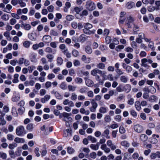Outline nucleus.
Segmentation results:
<instances>
[{"label":"nucleus","mask_w":160,"mask_h":160,"mask_svg":"<svg viewBox=\"0 0 160 160\" xmlns=\"http://www.w3.org/2000/svg\"><path fill=\"white\" fill-rule=\"evenodd\" d=\"M54 7L52 5H51L47 8V9L49 12H53Z\"/></svg>","instance_id":"59"},{"label":"nucleus","mask_w":160,"mask_h":160,"mask_svg":"<svg viewBox=\"0 0 160 160\" xmlns=\"http://www.w3.org/2000/svg\"><path fill=\"white\" fill-rule=\"evenodd\" d=\"M131 89V85L128 84L125 85L123 88V91L127 93L129 92Z\"/></svg>","instance_id":"14"},{"label":"nucleus","mask_w":160,"mask_h":160,"mask_svg":"<svg viewBox=\"0 0 160 160\" xmlns=\"http://www.w3.org/2000/svg\"><path fill=\"white\" fill-rule=\"evenodd\" d=\"M90 157L93 159L97 157V154L95 152H92L90 154Z\"/></svg>","instance_id":"55"},{"label":"nucleus","mask_w":160,"mask_h":160,"mask_svg":"<svg viewBox=\"0 0 160 160\" xmlns=\"http://www.w3.org/2000/svg\"><path fill=\"white\" fill-rule=\"evenodd\" d=\"M88 88L86 87H82L79 90V92L81 93H85L87 92Z\"/></svg>","instance_id":"25"},{"label":"nucleus","mask_w":160,"mask_h":160,"mask_svg":"<svg viewBox=\"0 0 160 160\" xmlns=\"http://www.w3.org/2000/svg\"><path fill=\"white\" fill-rule=\"evenodd\" d=\"M46 57L49 59L48 61L50 62H52L54 58L53 55L50 54H47L46 55Z\"/></svg>","instance_id":"41"},{"label":"nucleus","mask_w":160,"mask_h":160,"mask_svg":"<svg viewBox=\"0 0 160 160\" xmlns=\"http://www.w3.org/2000/svg\"><path fill=\"white\" fill-rule=\"evenodd\" d=\"M52 40L51 37L49 35H45L42 38L43 41L45 43H49Z\"/></svg>","instance_id":"9"},{"label":"nucleus","mask_w":160,"mask_h":160,"mask_svg":"<svg viewBox=\"0 0 160 160\" xmlns=\"http://www.w3.org/2000/svg\"><path fill=\"white\" fill-rule=\"evenodd\" d=\"M20 97L18 96H15L12 98V100L13 102H17L20 99Z\"/></svg>","instance_id":"38"},{"label":"nucleus","mask_w":160,"mask_h":160,"mask_svg":"<svg viewBox=\"0 0 160 160\" xmlns=\"http://www.w3.org/2000/svg\"><path fill=\"white\" fill-rule=\"evenodd\" d=\"M28 37L31 40L34 41L36 40V38L34 37L33 34L32 33L28 34Z\"/></svg>","instance_id":"39"},{"label":"nucleus","mask_w":160,"mask_h":160,"mask_svg":"<svg viewBox=\"0 0 160 160\" xmlns=\"http://www.w3.org/2000/svg\"><path fill=\"white\" fill-rule=\"evenodd\" d=\"M46 93V91L44 89H41L40 91V95L42 96L45 94Z\"/></svg>","instance_id":"60"},{"label":"nucleus","mask_w":160,"mask_h":160,"mask_svg":"<svg viewBox=\"0 0 160 160\" xmlns=\"http://www.w3.org/2000/svg\"><path fill=\"white\" fill-rule=\"evenodd\" d=\"M101 149L104 151L106 153H108L110 152L111 150L110 148L108 147L105 144H102L100 147Z\"/></svg>","instance_id":"8"},{"label":"nucleus","mask_w":160,"mask_h":160,"mask_svg":"<svg viewBox=\"0 0 160 160\" xmlns=\"http://www.w3.org/2000/svg\"><path fill=\"white\" fill-rule=\"evenodd\" d=\"M25 132V129L22 126H19L16 129V133L18 136H22Z\"/></svg>","instance_id":"3"},{"label":"nucleus","mask_w":160,"mask_h":160,"mask_svg":"<svg viewBox=\"0 0 160 160\" xmlns=\"http://www.w3.org/2000/svg\"><path fill=\"white\" fill-rule=\"evenodd\" d=\"M54 94L56 97L58 99H61L62 98L61 95L58 92H55Z\"/></svg>","instance_id":"61"},{"label":"nucleus","mask_w":160,"mask_h":160,"mask_svg":"<svg viewBox=\"0 0 160 160\" xmlns=\"http://www.w3.org/2000/svg\"><path fill=\"white\" fill-rule=\"evenodd\" d=\"M120 80L122 82L126 83L128 81V79L125 76L123 75L120 77Z\"/></svg>","instance_id":"31"},{"label":"nucleus","mask_w":160,"mask_h":160,"mask_svg":"<svg viewBox=\"0 0 160 160\" xmlns=\"http://www.w3.org/2000/svg\"><path fill=\"white\" fill-rule=\"evenodd\" d=\"M105 67V65L104 64L102 63H99L97 65V67L98 68L101 69H103Z\"/></svg>","instance_id":"29"},{"label":"nucleus","mask_w":160,"mask_h":160,"mask_svg":"<svg viewBox=\"0 0 160 160\" xmlns=\"http://www.w3.org/2000/svg\"><path fill=\"white\" fill-rule=\"evenodd\" d=\"M35 68L34 66L32 65V66H29L28 68V70L30 73H31L34 69Z\"/></svg>","instance_id":"56"},{"label":"nucleus","mask_w":160,"mask_h":160,"mask_svg":"<svg viewBox=\"0 0 160 160\" xmlns=\"http://www.w3.org/2000/svg\"><path fill=\"white\" fill-rule=\"evenodd\" d=\"M33 128V125L32 123H29L27 125L26 127L27 129L29 131H32Z\"/></svg>","instance_id":"35"},{"label":"nucleus","mask_w":160,"mask_h":160,"mask_svg":"<svg viewBox=\"0 0 160 160\" xmlns=\"http://www.w3.org/2000/svg\"><path fill=\"white\" fill-rule=\"evenodd\" d=\"M92 106L90 108V110L92 112H94L96 111V109L98 107L97 103L94 101V100L92 99L91 101Z\"/></svg>","instance_id":"5"},{"label":"nucleus","mask_w":160,"mask_h":160,"mask_svg":"<svg viewBox=\"0 0 160 160\" xmlns=\"http://www.w3.org/2000/svg\"><path fill=\"white\" fill-rule=\"evenodd\" d=\"M72 54L75 57H77L79 56V53L78 51L76 49H74L72 51Z\"/></svg>","instance_id":"42"},{"label":"nucleus","mask_w":160,"mask_h":160,"mask_svg":"<svg viewBox=\"0 0 160 160\" xmlns=\"http://www.w3.org/2000/svg\"><path fill=\"white\" fill-rule=\"evenodd\" d=\"M14 141L17 143H24L25 142V140L24 139L18 137L15 138Z\"/></svg>","instance_id":"19"},{"label":"nucleus","mask_w":160,"mask_h":160,"mask_svg":"<svg viewBox=\"0 0 160 160\" xmlns=\"http://www.w3.org/2000/svg\"><path fill=\"white\" fill-rule=\"evenodd\" d=\"M88 140L91 141L92 143L96 142H97V139L92 136H88Z\"/></svg>","instance_id":"36"},{"label":"nucleus","mask_w":160,"mask_h":160,"mask_svg":"<svg viewBox=\"0 0 160 160\" xmlns=\"http://www.w3.org/2000/svg\"><path fill=\"white\" fill-rule=\"evenodd\" d=\"M45 51L46 52L48 53H52V49L51 48L48 47L45 49Z\"/></svg>","instance_id":"63"},{"label":"nucleus","mask_w":160,"mask_h":160,"mask_svg":"<svg viewBox=\"0 0 160 160\" xmlns=\"http://www.w3.org/2000/svg\"><path fill=\"white\" fill-rule=\"evenodd\" d=\"M82 60L86 63H89L90 62V59L89 58H87L85 55H83L81 57Z\"/></svg>","instance_id":"15"},{"label":"nucleus","mask_w":160,"mask_h":160,"mask_svg":"<svg viewBox=\"0 0 160 160\" xmlns=\"http://www.w3.org/2000/svg\"><path fill=\"white\" fill-rule=\"evenodd\" d=\"M134 5V3L132 2H128L126 4L127 8L128 9L132 8Z\"/></svg>","instance_id":"43"},{"label":"nucleus","mask_w":160,"mask_h":160,"mask_svg":"<svg viewBox=\"0 0 160 160\" xmlns=\"http://www.w3.org/2000/svg\"><path fill=\"white\" fill-rule=\"evenodd\" d=\"M31 44V42L28 41H26L23 43V46L26 48H28Z\"/></svg>","instance_id":"27"},{"label":"nucleus","mask_w":160,"mask_h":160,"mask_svg":"<svg viewBox=\"0 0 160 160\" xmlns=\"http://www.w3.org/2000/svg\"><path fill=\"white\" fill-rule=\"evenodd\" d=\"M98 73L101 74L102 73V71L98 68H95L91 71V74L93 76H96Z\"/></svg>","instance_id":"13"},{"label":"nucleus","mask_w":160,"mask_h":160,"mask_svg":"<svg viewBox=\"0 0 160 160\" xmlns=\"http://www.w3.org/2000/svg\"><path fill=\"white\" fill-rule=\"evenodd\" d=\"M85 7L88 10L92 11L95 9L96 5L93 2L89 0L86 2Z\"/></svg>","instance_id":"2"},{"label":"nucleus","mask_w":160,"mask_h":160,"mask_svg":"<svg viewBox=\"0 0 160 160\" xmlns=\"http://www.w3.org/2000/svg\"><path fill=\"white\" fill-rule=\"evenodd\" d=\"M154 42L152 41L149 42L148 44V47L152 50H155V47L154 46Z\"/></svg>","instance_id":"44"},{"label":"nucleus","mask_w":160,"mask_h":160,"mask_svg":"<svg viewBox=\"0 0 160 160\" xmlns=\"http://www.w3.org/2000/svg\"><path fill=\"white\" fill-rule=\"evenodd\" d=\"M68 88L69 91L74 92L76 90V87L69 85L68 86Z\"/></svg>","instance_id":"30"},{"label":"nucleus","mask_w":160,"mask_h":160,"mask_svg":"<svg viewBox=\"0 0 160 160\" xmlns=\"http://www.w3.org/2000/svg\"><path fill=\"white\" fill-rule=\"evenodd\" d=\"M99 112L101 113H107L108 111L107 108L105 106L101 107L99 109Z\"/></svg>","instance_id":"16"},{"label":"nucleus","mask_w":160,"mask_h":160,"mask_svg":"<svg viewBox=\"0 0 160 160\" xmlns=\"http://www.w3.org/2000/svg\"><path fill=\"white\" fill-rule=\"evenodd\" d=\"M141 104L140 102L139 101H137L135 102V106L137 110L138 111H140L141 109Z\"/></svg>","instance_id":"20"},{"label":"nucleus","mask_w":160,"mask_h":160,"mask_svg":"<svg viewBox=\"0 0 160 160\" xmlns=\"http://www.w3.org/2000/svg\"><path fill=\"white\" fill-rule=\"evenodd\" d=\"M133 128L134 130L138 133H141L143 130V127L139 124L135 125Z\"/></svg>","instance_id":"6"},{"label":"nucleus","mask_w":160,"mask_h":160,"mask_svg":"<svg viewBox=\"0 0 160 160\" xmlns=\"http://www.w3.org/2000/svg\"><path fill=\"white\" fill-rule=\"evenodd\" d=\"M57 64L59 65H61L63 63V60L61 57H58L57 58Z\"/></svg>","instance_id":"37"},{"label":"nucleus","mask_w":160,"mask_h":160,"mask_svg":"<svg viewBox=\"0 0 160 160\" xmlns=\"http://www.w3.org/2000/svg\"><path fill=\"white\" fill-rule=\"evenodd\" d=\"M62 115L64 117V118L63 119V120L65 121H66V120L65 119V118L69 120H72V118L69 117V113L66 112H64L62 113Z\"/></svg>","instance_id":"17"},{"label":"nucleus","mask_w":160,"mask_h":160,"mask_svg":"<svg viewBox=\"0 0 160 160\" xmlns=\"http://www.w3.org/2000/svg\"><path fill=\"white\" fill-rule=\"evenodd\" d=\"M122 146L125 147H128L130 146V144L127 141H123L121 142V143Z\"/></svg>","instance_id":"33"},{"label":"nucleus","mask_w":160,"mask_h":160,"mask_svg":"<svg viewBox=\"0 0 160 160\" xmlns=\"http://www.w3.org/2000/svg\"><path fill=\"white\" fill-rule=\"evenodd\" d=\"M63 104L66 105H68L69 107H72L74 106V104L73 102L72 101H70L68 99H66L63 102Z\"/></svg>","instance_id":"7"},{"label":"nucleus","mask_w":160,"mask_h":160,"mask_svg":"<svg viewBox=\"0 0 160 160\" xmlns=\"http://www.w3.org/2000/svg\"><path fill=\"white\" fill-rule=\"evenodd\" d=\"M87 95L89 98H92L94 96V94L92 91H89L87 92Z\"/></svg>","instance_id":"57"},{"label":"nucleus","mask_w":160,"mask_h":160,"mask_svg":"<svg viewBox=\"0 0 160 160\" xmlns=\"http://www.w3.org/2000/svg\"><path fill=\"white\" fill-rule=\"evenodd\" d=\"M141 66L145 68L148 67V65L146 63L148 62V60L146 58H143L141 60Z\"/></svg>","instance_id":"21"},{"label":"nucleus","mask_w":160,"mask_h":160,"mask_svg":"<svg viewBox=\"0 0 160 160\" xmlns=\"http://www.w3.org/2000/svg\"><path fill=\"white\" fill-rule=\"evenodd\" d=\"M12 113L14 116H17L18 113L17 112L16 109L15 107H13L12 108Z\"/></svg>","instance_id":"40"},{"label":"nucleus","mask_w":160,"mask_h":160,"mask_svg":"<svg viewBox=\"0 0 160 160\" xmlns=\"http://www.w3.org/2000/svg\"><path fill=\"white\" fill-rule=\"evenodd\" d=\"M85 50L86 52L88 54H91L92 52V50L90 46H87L85 48Z\"/></svg>","instance_id":"22"},{"label":"nucleus","mask_w":160,"mask_h":160,"mask_svg":"<svg viewBox=\"0 0 160 160\" xmlns=\"http://www.w3.org/2000/svg\"><path fill=\"white\" fill-rule=\"evenodd\" d=\"M77 98V95L75 93L73 92L72 93L71 99L72 100H75Z\"/></svg>","instance_id":"49"},{"label":"nucleus","mask_w":160,"mask_h":160,"mask_svg":"<svg viewBox=\"0 0 160 160\" xmlns=\"http://www.w3.org/2000/svg\"><path fill=\"white\" fill-rule=\"evenodd\" d=\"M50 98V95L48 94L46 95L43 98H41V102L42 103H45L46 102L48 101Z\"/></svg>","instance_id":"10"},{"label":"nucleus","mask_w":160,"mask_h":160,"mask_svg":"<svg viewBox=\"0 0 160 160\" xmlns=\"http://www.w3.org/2000/svg\"><path fill=\"white\" fill-rule=\"evenodd\" d=\"M16 22V20L14 18H12L10 20V24L12 25H14Z\"/></svg>","instance_id":"64"},{"label":"nucleus","mask_w":160,"mask_h":160,"mask_svg":"<svg viewBox=\"0 0 160 160\" xmlns=\"http://www.w3.org/2000/svg\"><path fill=\"white\" fill-rule=\"evenodd\" d=\"M88 14V12L86 10H83L80 14L81 16H87Z\"/></svg>","instance_id":"54"},{"label":"nucleus","mask_w":160,"mask_h":160,"mask_svg":"<svg viewBox=\"0 0 160 160\" xmlns=\"http://www.w3.org/2000/svg\"><path fill=\"white\" fill-rule=\"evenodd\" d=\"M85 35L84 34H82L80 35L79 37V41L82 42H84L86 40L87 38L85 37Z\"/></svg>","instance_id":"34"},{"label":"nucleus","mask_w":160,"mask_h":160,"mask_svg":"<svg viewBox=\"0 0 160 160\" xmlns=\"http://www.w3.org/2000/svg\"><path fill=\"white\" fill-rule=\"evenodd\" d=\"M140 139L143 141H146L148 139V137L145 134H142L140 136Z\"/></svg>","instance_id":"46"},{"label":"nucleus","mask_w":160,"mask_h":160,"mask_svg":"<svg viewBox=\"0 0 160 160\" xmlns=\"http://www.w3.org/2000/svg\"><path fill=\"white\" fill-rule=\"evenodd\" d=\"M157 99V96L155 95H152L150 96L149 98V101L151 102H153Z\"/></svg>","instance_id":"26"},{"label":"nucleus","mask_w":160,"mask_h":160,"mask_svg":"<svg viewBox=\"0 0 160 160\" xmlns=\"http://www.w3.org/2000/svg\"><path fill=\"white\" fill-rule=\"evenodd\" d=\"M99 144L98 143L96 144H92L90 145V148L93 150H97L99 149Z\"/></svg>","instance_id":"18"},{"label":"nucleus","mask_w":160,"mask_h":160,"mask_svg":"<svg viewBox=\"0 0 160 160\" xmlns=\"http://www.w3.org/2000/svg\"><path fill=\"white\" fill-rule=\"evenodd\" d=\"M25 108L24 107H21L18 109V113L20 115L22 114L24 112Z\"/></svg>","instance_id":"28"},{"label":"nucleus","mask_w":160,"mask_h":160,"mask_svg":"<svg viewBox=\"0 0 160 160\" xmlns=\"http://www.w3.org/2000/svg\"><path fill=\"white\" fill-rule=\"evenodd\" d=\"M85 80L86 84L87 86L89 87L92 86L93 82L92 80L87 78H85Z\"/></svg>","instance_id":"11"},{"label":"nucleus","mask_w":160,"mask_h":160,"mask_svg":"<svg viewBox=\"0 0 160 160\" xmlns=\"http://www.w3.org/2000/svg\"><path fill=\"white\" fill-rule=\"evenodd\" d=\"M1 18L4 21H6L8 20L9 18L8 15L6 14H4L1 17Z\"/></svg>","instance_id":"50"},{"label":"nucleus","mask_w":160,"mask_h":160,"mask_svg":"<svg viewBox=\"0 0 160 160\" xmlns=\"http://www.w3.org/2000/svg\"><path fill=\"white\" fill-rule=\"evenodd\" d=\"M9 153L11 158H14L15 157V156L14 155V152L13 150H9Z\"/></svg>","instance_id":"62"},{"label":"nucleus","mask_w":160,"mask_h":160,"mask_svg":"<svg viewBox=\"0 0 160 160\" xmlns=\"http://www.w3.org/2000/svg\"><path fill=\"white\" fill-rule=\"evenodd\" d=\"M66 19L68 21H70L74 19V17L72 15H68L66 16Z\"/></svg>","instance_id":"24"},{"label":"nucleus","mask_w":160,"mask_h":160,"mask_svg":"<svg viewBox=\"0 0 160 160\" xmlns=\"http://www.w3.org/2000/svg\"><path fill=\"white\" fill-rule=\"evenodd\" d=\"M126 130L122 126H120L119 128V132L121 134H123L125 133Z\"/></svg>","instance_id":"51"},{"label":"nucleus","mask_w":160,"mask_h":160,"mask_svg":"<svg viewBox=\"0 0 160 160\" xmlns=\"http://www.w3.org/2000/svg\"><path fill=\"white\" fill-rule=\"evenodd\" d=\"M14 136L12 134H9L7 135V139L9 140H12L14 138Z\"/></svg>","instance_id":"58"},{"label":"nucleus","mask_w":160,"mask_h":160,"mask_svg":"<svg viewBox=\"0 0 160 160\" xmlns=\"http://www.w3.org/2000/svg\"><path fill=\"white\" fill-rule=\"evenodd\" d=\"M112 40V39L110 37L107 36L105 38V42L106 43L108 44H109Z\"/></svg>","instance_id":"48"},{"label":"nucleus","mask_w":160,"mask_h":160,"mask_svg":"<svg viewBox=\"0 0 160 160\" xmlns=\"http://www.w3.org/2000/svg\"><path fill=\"white\" fill-rule=\"evenodd\" d=\"M75 82L78 84H81L83 81L82 79L80 78H76L75 79Z\"/></svg>","instance_id":"47"},{"label":"nucleus","mask_w":160,"mask_h":160,"mask_svg":"<svg viewBox=\"0 0 160 160\" xmlns=\"http://www.w3.org/2000/svg\"><path fill=\"white\" fill-rule=\"evenodd\" d=\"M104 120L106 122H108L111 121V118L109 115H106L105 116Z\"/></svg>","instance_id":"45"},{"label":"nucleus","mask_w":160,"mask_h":160,"mask_svg":"<svg viewBox=\"0 0 160 160\" xmlns=\"http://www.w3.org/2000/svg\"><path fill=\"white\" fill-rule=\"evenodd\" d=\"M21 27L23 28L26 30H29L31 28V26L29 24H24L23 22L21 24Z\"/></svg>","instance_id":"12"},{"label":"nucleus","mask_w":160,"mask_h":160,"mask_svg":"<svg viewBox=\"0 0 160 160\" xmlns=\"http://www.w3.org/2000/svg\"><path fill=\"white\" fill-rule=\"evenodd\" d=\"M84 27V28L83 29V30L84 33L85 34L90 35L94 34L96 32L95 30L93 29L92 30H90L92 28V25L89 23H85Z\"/></svg>","instance_id":"1"},{"label":"nucleus","mask_w":160,"mask_h":160,"mask_svg":"<svg viewBox=\"0 0 160 160\" xmlns=\"http://www.w3.org/2000/svg\"><path fill=\"white\" fill-rule=\"evenodd\" d=\"M19 75L18 74H15L14 75V79L12 80V82L14 83H17L18 82V78Z\"/></svg>","instance_id":"23"},{"label":"nucleus","mask_w":160,"mask_h":160,"mask_svg":"<svg viewBox=\"0 0 160 160\" xmlns=\"http://www.w3.org/2000/svg\"><path fill=\"white\" fill-rule=\"evenodd\" d=\"M67 151L68 153L72 154L74 152L75 150L72 147H69L67 148Z\"/></svg>","instance_id":"32"},{"label":"nucleus","mask_w":160,"mask_h":160,"mask_svg":"<svg viewBox=\"0 0 160 160\" xmlns=\"http://www.w3.org/2000/svg\"><path fill=\"white\" fill-rule=\"evenodd\" d=\"M74 10L77 14H78L81 10V8L78 7H75L74 8Z\"/></svg>","instance_id":"53"},{"label":"nucleus","mask_w":160,"mask_h":160,"mask_svg":"<svg viewBox=\"0 0 160 160\" xmlns=\"http://www.w3.org/2000/svg\"><path fill=\"white\" fill-rule=\"evenodd\" d=\"M156 89L152 86L150 87V92H151L152 94H154L156 92Z\"/></svg>","instance_id":"52"},{"label":"nucleus","mask_w":160,"mask_h":160,"mask_svg":"<svg viewBox=\"0 0 160 160\" xmlns=\"http://www.w3.org/2000/svg\"><path fill=\"white\" fill-rule=\"evenodd\" d=\"M72 27L74 29H76L77 28L79 29H82L83 26L81 23H77L76 22H73L71 24Z\"/></svg>","instance_id":"4"}]
</instances>
